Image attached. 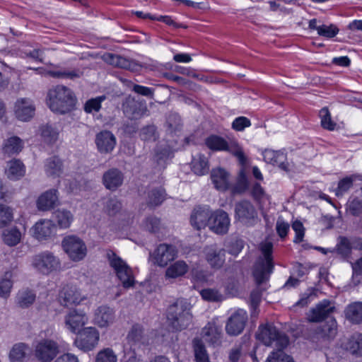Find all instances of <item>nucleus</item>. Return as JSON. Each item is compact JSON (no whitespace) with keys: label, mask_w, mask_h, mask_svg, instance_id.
I'll use <instances>...</instances> for the list:
<instances>
[{"label":"nucleus","mask_w":362,"mask_h":362,"mask_svg":"<svg viewBox=\"0 0 362 362\" xmlns=\"http://www.w3.org/2000/svg\"><path fill=\"white\" fill-rule=\"evenodd\" d=\"M211 213L212 211L206 206L194 208L190 217L192 226L197 230L209 227Z\"/></svg>","instance_id":"23"},{"label":"nucleus","mask_w":362,"mask_h":362,"mask_svg":"<svg viewBox=\"0 0 362 362\" xmlns=\"http://www.w3.org/2000/svg\"><path fill=\"white\" fill-rule=\"evenodd\" d=\"M53 216L57 226L62 229L69 228L74 221V215L72 213L64 209L56 210Z\"/></svg>","instance_id":"34"},{"label":"nucleus","mask_w":362,"mask_h":362,"mask_svg":"<svg viewBox=\"0 0 362 362\" xmlns=\"http://www.w3.org/2000/svg\"><path fill=\"white\" fill-rule=\"evenodd\" d=\"M290 226L289 224L286 222L283 218H279L276 224V230L277 232V234L281 238H285L289 230Z\"/></svg>","instance_id":"63"},{"label":"nucleus","mask_w":362,"mask_h":362,"mask_svg":"<svg viewBox=\"0 0 362 362\" xmlns=\"http://www.w3.org/2000/svg\"><path fill=\"white\" fill-rule=\"evenodd\" d=\"M110 266L125 288L133 287L135 284L132 268L120 257L113 252L107 254Z\"/></svg>","instance_id":"6"},{"label":"nucleus","mask_w":362,"mask_h":362,"mask_svg":"<svg viewBox=\"0 0 362 362\" xmlns=\"http://www.w3.org/2000/svg\"><path fill=\"white\" fill-rule=\"evenodd\" d=\"M160 220L154 216H150L146 218L145 222L144 223V228L151 232V233H157L160 229Z\"/></svg>","instance_id":"60"},{"label":"nucleus","mask_w":362,"mask_h":362,"mask_svg":"<svg viewBox=\"0 0 362 362\" xmlns=\"http://www.w3.org/2000/svg\"><path fill=\"white\" fill-rule=\"evenodd\" d=\"M204 258L210 267L218 269L225 262L226 251L216 244L207 245L203 250Z\"/></svg>","instance_id":"15"},{"label":"nucleus","mask_w":362,"mask_h":362,"mask_svg":"<svg viewBox=\"0 0 362 362\" xmlns=\"http://www.w3.org/2000/svg\"><path fill=\"white\" fill-rule=\"evenodd\" d=\"M252 197L260 204L269 200V196L265 192L264 188L259 183L253 185L251 190Z\"/></svg>","instance_id":"51"},{"label":"nucleus","mask_w":362,"mask_h":362,"mask_svg":"<svg viewBox=\"0 0 362 362\" xmlns=\"http://www.w3.org/2000/svg\"><path fill=\"white\" fill-rule=\"evenodd\" d=\"M59 352L58 343L51 339H41L33 345V356L37 362H51Z\"/></svg>","instance_id":"8"},{"label":"nucleus","mask_w":362,"mask_h":362,"mask_svg":"<svg viewBox=\"0 0 362 362\" xmlns=\"http://www.w3.org/2000/svg\"><path fill=\"white\" fill-rule=\"evenodd\" d=\"M206 146L214 151H227L237 158L241 165H246L247 157L243 148L235 141H227L218 135H210L205 139Z\"/></svg>","instance_id":"4"},{"label":"nucleus","mask_w":362,"mask_h":362,"mask_svg":"<svg viewBox=\"0 0 362 362\" xmlns=\"http://www.w3.org/2000/svg\"><path fill=\"white\" fill-rule=\"evenodd\" d=\"M59 204V194L57 189H49L42 193L37 200V207L40 211H49Z\"/></svg>","instance_id":"25"},{"label":"nucleus","mask_w":362,"mask_h":362,"mask_svg":"<svg viewBox=\"0 0 362 362\" xmlns=\"http://www.w3.org/2000/svg\"><path fill=\"white\" fill-rule=\"evenodd\" d=\"M266 362H294L293 358L281 350L273 351L267 358Z\"/></svg>","instance_id":"58"},{"label":"nucleus","mask_w":362,"mask_h":362,"mask_svg":"<svg viewBox=\"0 0 362 362\" xmlns=\"http://www.w3.org/2000/svg\"><path fill=\"white\" fill-rule=\"evenodd\" d=\"M345 318L351 324L362 323V302L356 301L346 305L344 309Z\"/></svg>","instance_id":"29"},{"label":"nucleus","mask_w":362,"mask_h":362,"mask_svg":"<svg viewBox=\"0 0 362 362\" xmlns=\"http://www.w3.org/2000/svg\"><path fill=\"white\" fill-rule=\"evenodd\" d=\"M245 165L240 170L237 178V182L233 188L235 193L241 194L245 192L248 188V180L245 173Z\"/></svg>","instance_id":"45"},{"label":"nucleus","mask_w":362,"mask_h":362,"mask_svg":"<svg viewBox=\"0 0 362 362\" xmlns=\"http://www.w3.org/2000/svg\"><path fill=\"white\" fill-rule=\"evenodd\" d=\"M88 322L87 315L76 309L70 310L64 317L65 327L72 333H78Z\"/></svg>","instance_id":"16"},{"label":"nucleus","mask_w":362,"mask_h":362,"mask_svg":"<svg viewBox=\"0 0 362 362\" xmlns=\"http://www.w3.org/2000/svg\"><path fill=\"white\" fill-rule=\"evenodd\" d=\"M124 180L122 173L117 168H112L106 171L103 176V182L105 187L111 191L116 190L120 187Z\"/></svg>","instance_id":"28"},{"label":"nucleus","mask_w":362,"mask_h":362,"mask_svg":"<svg viewBox=\"0 0 362 362\" xmlns=\"http://www.w3.org/2000/svg\"><path fill=\"white\" fill-rule=\"evenodd\" d=\"M31 265L37 272L46 276L61 269L59 259L49 251H44L34 255L32 257Z\"/></svg>","instance_id":"7"},{"label":"nucleus","mask_w":362,"mask_h":362,"mask_svg":"<svg viewBox=\"0 0 362 362\" xmlns=\"http://www.w3.org/2000/svg\"><path fill=\"white\" fill-rule=\"evenodd\" d=\"M335 311V306L329 300H323L310 308L307 314V320L310 322H321L331 318Z\"/></svg>","instance_id":"12"},{"label":"nucleus","mask_w":362,"mask_h":362,"mask_svg":"<svg viewBox=\"0 0 362 362\" xmlns=\"http://www.w3.org/2000/svg\"><path fill=\"white\" fill-rule=\"evenodd\" d=\"M262 156L266 163L277 166L283 170H288V163L285 150L265 149L262 152Z\"/></svg>","instance_id":"24"},{"label":"nucleus","mask_w":362,"mask_h":362,"mask_svg":"<svg viewBox=\"0 0 362 362\" xmlns=\"http://www.w3.org/2000/svg\"><path fill=\"white\" fill-rule=\"evenodd\" d=\"M211 179L215 188L226 191L230 186V174L224 168H216L211 172Z\"/></svg>","instance_id":"27"},{"label":"nucleus","mask_w":362,"mask_h":362,"mask_svg":"<svg viewBox=\"0 0 362 362\" xmlns=\"http://www.w3.org/2000/svg\"><path fill=\"white\" fill-rule=\"evenodd\" d=\"M189 305L185 300H177L168 308V322L175 331L186 329L192 322Z\"/></svg>","instance_id":"3"},{"label":"nucleus","mask_w":362,"mask_h":362,"mask_svg":"<svg viewBox=\"0 0 362 362\" xmlns=\"http://www.w3.org/2000/svg\"><path fill=\"white\" fill-rule=\"evenodd\" d=\"M257 339L265 346H274L277 351L282 350L288 344L287 336L279 332L272 324L262 325L256 334Z\"/></svg>","instance_id":"5"},{"label":"nucleus","mask_w":362,"mask_h":362,"mask_svg":"<svg viewBox=\"0 0 362 362\" xmlns=\"http://www.w3.org/2000/svg\"><path fill=\"white\" fill-rule=\"evenodd\" d=\"M95 362H117V356L111 348H105L98 352Z\"/></svg>","instance_id":"47"},{"label":"nucleus","mask_w":362,"mask_h":362,"mask_svg":"<svg viewBox=\"0 0 362 362\" xmlns=\"http://www.w3.org/2000/svg\"><path fill=\"white\" fill-rule=\"evenodd\" d=\"M99 339V331L94 327H87L78 332L74 345L81 350L88 351L98 345Z\"/></svg>","instance_id":"10"},{"label":"nucleus","mask_w":362,"mask_h":362,"mask_svg":"<svg viewBox=\"0 0 362 362\" xmlns=\"http://www.w3.org/2000/svg\"><path fill=\"white\" fill-rule=\"evenodd\" d=\"M57 226L52 221L41 219L31 228L33 235L38 240H47L54 235Z\"/></svg>","instance_id":"19"},{"label":"nucleus","mask_w":362,"mask_h":362,"mask_svg":"<svg viewBox=\"0 0 362 362\" xmlns=\"http://www.w3.org/2000/svg\"><path fill=\"white\" fill-rule=\"evenodd\" d=\"M272 249L273 245L270 242L262 243L259 245L262 255L257 259L252 272L253 276L257 284H260L267 280L273 272Z\"/></svg>","instance_id":"2"},{"label":"nucleus","mask_w":362,"mask_h":362,"mask_svg":"<svg viewBox=\"0 0 362 362\" xmlns=\"http://www.w3.org/2000/svg\"><path fill=\"white\" fill-rule=\"evenodd\" d=\"M76 97L66 86L58 85L50 88L47 94L46 103L54 112L65 114L70 112L76 104Z\"/></svg>","instance_id":"1"},{"label":"nucleus","mask_w":362,"mask_h":362,"mask_svg":"<svg viewBox=\"0 0 362 362\" xmlns=\"http://www.w3.org/2000/svg\"><path fill=\"white\" fill-rule=\"evenodd\" d=\"M115 311L113 308L100 305L95 310L93 320L100 328H107L115 323Z\"/></svg>","instance_id":"17"},{"label":"nucleus","mask_w":362,"mask_h":362,"mask_svg":"<svg viewBox=\"0 0 362 362\" xmlns=\"http://www.w3.org/2000/svg\"><path fill=\"white\" fill-rule=\"evenodd\" d=\"M317 334L323 337L334 338L337 334V322L334 317H331L317 329Z\"/></svg>","instance_id":"37"},{"label":"nucleus","mask_w":362,"mask_h":362,"mask_svg":"<svg viewBox=\"0 0 362 362\" xmlns=\"http://www.w3.org/2000/svg\"><path fill=\"white\" fill-rule=\"evenodd\" d=\"M103 58L106 62L112 66L121 68H127L128 66V62L121 56L108 53L105 54Z\"/></svg>","instance_id":"53"},{"label":"nucleus","mask_w":362,"mask_h":362,"mask_svg":"<svg viewBox=\"0 0 362 362\" xmlns=\"http://www.w3.org/2000/svg\"><path fill=\"white\" fill-rule=\"evenodd\" d=\"M339 33L338 28L334 25L331 24L329 25H319L318 29V35L327 38H332L336 36Z\"/></svg>","instance_id":"56"},{"label":"nucleus","mask_w":362,"mask_h":362,"mask_svg":"<svg viewBox=\"0 0 362 362\" xmlns=\"http://www.w3.org/2000/svg\"><path fill=\"white\" fill-rule=\"evenodd\" d=\"M105 100V96L102 95L88 100L84 105V110L87 113L98 112L101 108V103Z\"/></svg>","instance_id":"50"},{"label":"nucleus","mask_w":362,"mask_h":362,"mask_svg":"<svg viewBox=\"0 0 362 362\" xmlns=\"http://www.w3.org/2000/svg\"><path fill=\"white\" fill-rule=\"evenodd\" d=\"M28 346L24 343L15 344L11 349L9 354L11 362H22L25 357Z\"/></svg>","instance_id":"44"},{"label":"nucleus","mask_w":362,"mask_h":362,"mask_svg":"<svg viewBox=\"0 0 362 362\" xmlns=\"http://www.w3.org/2000/svg\"><path fill=\"white\" fill-rule=\"evenodd\" d=\"M319 116L321 119V125L324 129L329 131L334 129L336 123L332 119L330 112L327 107H323L320 110Z\"/></svg>","instance_id":"48"},{"label":"nucleus","mask_w":362,"mask_h":362,"mask_svg":"<svg viewBox=\"0 0 362 362\" xmlns=\"http://www.w3.org/2000/svg\"><path fill=\"white\" fill-rule=\"evenodd\" d=\"M192 345L197 362H210L205 346L201 339H194Z\"/></svg>","instance_id":"39"},{"label":"nucleus","mask_w":362,"mask_h":362,"mask_svg":"<svg viewBox=\"0 0 362 362\" xmlns=\"http://www.w3.org/2000/svg\"><path fill=\"white\" fill-rule=\"evenodd\" d=\"M45 170L49 177H59L62 173V162L57 156L48 158L45 164Z\"/></svg>","instance_id":"35"},{"label":"nucleus","mask_w":362,"mask_h":362,"mask_svg":"<svg viewBox=\"0 0 362 362\" xmlns=\"http://www.w3.org/2000/svg\"><path fill=\"white\" fill-rule=\"evenodd\" d=\"M95 143L99 153L107 154L115 149L117 139L110 131L103 130L96 134Z\"/></svg>","instance_id":"20"},{"label":"nucleus","mask_w":362,"mask_h":362,"mask_svg":"<svg viewBox=\"0 0 362 362\" xmlns=\"http://www.w3.org/2000/svg\"><path fill=\"white\" fill-rule=\"evenodd\" d=\"M13 218V210L8 206L0 204V228L10 224Z\"/></svg>","instance_id":"49"},{"label":"nucleus","mask_w":362,"mask_h":362,"mask_svg":"<svg viewBox=\"0 0 362 362\" xmlns=\"http://www.w3.org/2000/svg\"><path fill=\"white\" fill-rule=\"evenodd\" d=\"M40 131L43 141L47 144H54L59 139V132L56 127L45 124L40 127Z\"/></svg>","instance_id":"38"},{"label":"nucleus","mask_w":362,"mask_h":362,"mask_svg":"<svg viewBox=\"0 0 362 362\" xmlns=\"http://www.w3.org/2000/svg\"><path fill=\"white\" fill-rule=\"evenodd\" d=\"M202 334L205 340L212 344L221 342V328L214 323H208L203 329Z\"/></svg>","instance_id":"33"},{"label":"nucleus","mask_w":362,"mask_h":362,"mask_svg":"<svg viewBox=\"0 0 362 362\" xmlns=\"http://www.w3.org/2000/svg\"><path fill=\"white\" fill-rule=\"evenodd\" d=\"M141 140L144 141H155L158 137L156 128L154 125H147L143 127L139 132Z\"/></svg>","instance_id":"52"},{"label":"nucleus","mask_w":362,"mask_h":362,"mask_svg":"<svg viewBox=\"0 0 362 362\" xmlns=\"http://www.w3.org/2000/svg\"><path fill=\"white\" fill-rule=\"evenodd\" d=\"M177 253L175 245L162 243L155 249L151 257L154 264L165 267L177 257Z\"/></svg>","instance_id":"11"},{"label":"nucleus","mask_w":362,"mask_h":362,"mask_svg":"<svg viewBox=\"0 0 362 362\" xmlns=\"http://www.w3.org/2000/svg\"><path fill=\"white\" fill-rule=\"evenodd\" d=\"M59 298L62 305L66 307L78 305L86 299L79 289L70 285H66L62 288Z\"/></svg>","instance_id":"18"},{"label":"nucleus","mask_w":362,"mask_h":362,"mask_svg":"<svg viewBox=\"0 0 362 362\" xmlns=\"http://www.w3.org/2000/svg\"><path fill=\"white\" fill-rule=\"evenodd\" d=\"M62 246L69 259L74 262L82 260L87 254V247L84 241L74 235L64 237Z\"/></svg>","instance_id":"9"},{"label":"nucleus","mask_w":362,"mask_h":362,"mask_svg":"<svg viewBox=\"0 0 362 362\" xmlns=\"http://www.w3.org/2000/svg\"><path fill=\"white\" fill-rule=\"evenodd\" d=\"M35 105L29 98H19L15 103V115L21 121H29L35 115Z\"/></svg>","instance_id":"22"},{"label":"nucleus","mask_w":362,"mask_h":362,"mask_svg":"<svg viewBox=\"0 0 362 362\" xmlns=\"http://www.w3.org/2000/svg\"><path fill=\"white\" fill-rule=\"evenodd\" d=\"M243 353V346L241 344L233 346L229 351L228 358L230 362H238Z\"/></svg>","instance_id":"64"},{"label":"nucleus","mask_w":362,"mask_h":362,"mask_svg":"<svg viewBox=\"0 0 362 362\" xmlns=\"http://www.w3.org/2000/svg\"><path fill=\"white\" fill-rule=\"evenodd\" d=\"M3 240L8 246L18 245L21 240V233L16 228H12L4 231Z\"/></svg>","instance_id":"43"},{"label":"nucleus","mask_w":362,"mask_h":362,"mask_svg":"<svg viewBox=\"0 0 362 362\" xmlns=\"http://www.w3.org/2000/svg\"><path fill=\"white\" fill-rule=\"evenodd\" d=\"M35 300V294L30 290L20 291L16 296V303L22 308L31 305Z\"/></svg>","instance_id":"41"},{"label":"nucleus","mask_w":362,"mask_h":362,"mask_svg":"<svg viewBox=\"0 0 362 362\" xmlns=\"http://www.w3.org/2000/svg\"><path fill=\"white\" fill-rule=\"evenodd\" d=\"M341 347L353 355L362 356V334L356 332L344 339Z\"/></svg>","instance_id":"30"},{"label":"nucleus","mask_w":362,"mask_h":362,"mask_svg":"<svg viewBox=\"0 0 362 362\" xmlns=\"http://www.w3.org/2000/svg\"><path fill=\"white\" fill-rule=\"evenodd\" d=\"M200 294L203 299L208 301L217 302L223 299L222 294L218 290L214 288L203 289Z\"/></svg>","instance_id":"55"},{"label":"nucleus","mask_w":362,"mask_h":362,"mask_svg":"<svg viewBox=\"0 0 362 362\" xmlns=\"http://www.w3.org/2000/svg\"><path fill=\"white\" fill-rule=\"evenodd\" d=\"M235 218L245 224H250L257 217V213L250 202L243 200L235 207Z\"/></svg>","instance_id":"21"},{"label":"nucleus","mask_w":362,"mask_h":362,"mask_svg":"<svg viewBox=\"0 0 362 362\" xmlns=\"http://www.w3.org/2000/svg\"><path fill=\"white\" fill-rule=\"evenodd\" d=\"M208 159L204 155H199L192 160V170L198 175H203L209 171Z\"/></svg>","instance_id":"42"},{"label":"nucleus","mask_w":362,"mask_h":362,"mask_svg":"<svg viewBox=\"0 0 362 362\" xmlns=\"http://www.w3.org/2000/svg\"><path fill=\"white\" fill-rule=\"evenodd\" d=\"M25 173V166L19 160L13 159L8 162L6 174L10 180H18L24 176Z\"/></svg>","instance_id":"32"},{"label":"nucleus","mask_w":362,"mask_h":362,"mask_svg":"<svg viewBox=\"0 0 362 362\" xmlns=\"http://www.w3.org/2000/svg\"><path fill=\"white\" fill-rule=\"evenodd\" d=\"M209 228L217 235H225L228 232L230 219L228 214L222 209L212 211Z\"/></svg>","instance_id":"13"},{"label":"nucleus","mask_w":362,"mask_h":362,"mask_svg":"<svg viewBox=\"0 0 362 362\" xmlns=\"http://www.w3.org/2000/svg\"><path fill=\"white\" fill-rule=\"evenodd\" d=\"M122 209L121 202L116 198H110L106 203L105 210L110 216H114Z\"/></svg>","instance_id":"61"},{"label":"nucleus","mask_w":362,"mask_h":362,"mask_svg":"<svg viewBox=\"0 0 362 362\" xmlns=\"http://www.w3.org/2000/svg\"><path fill=\"white\" fill-rule=\"evenodd\" d=\"M251 126L250 120L243 116L236 117L232 122V128L237 132H243L246 127Z\"/></svg>","instance_id":"59"},{"label":"nucleus","mask_w":362,"mask_h":362,"mask_svg":"<svg viewBox=\"0 0 362 362\" xmlns=\"http://www.w3.org/2000/svg\"><path fill=\"white\" fill-rule=\"evenodd\" d=\"M247 318V313L245 310H236L227 320L226 325L227 334L231 336L239 335L243 331Z\"/></svg>","instance_id":"14"},{"label":"nucleus","mask_w":362,"mask_h":362,"mask_svg":"<svg viewBox=\"0 0 362 362\" xmlns=\"http://www.w3.org/2000/svg\"><path fill=\"white\" fill-rule=\"evenodd\" d=\"M348 210L353 215L358 216L362 214V199L354 197L349 201Z\"/></svg>","instance_id":"57"},{"label":"nucleus","mask_w":362,"mask_h":362,"mask_svg":"<svg viewBox=\"0 0 362 362\" xmlns=\"http://www.w3.org/2000/svg\"><path fill=\"white\" fill-rule=\"evenodd\" d=\"M189 270L188 264L183 260H177L170 264L165 270L166 279H177L184 276Z\"/></svg>","instance_id":"31"},{"label":"nucleus","mask_w":362,"mask_h":362,"mask_svg":"<svg viewBox=\"0 0 362 362\" xmlns=\"http://www.w3.org/2000/svg\"><path fill=\"white\" fill-rule=\"evenodd\" d=\"M124 114L131 119L141 117L147 111L145 105L136 101L134 98H129L123 105Z\"/></svg>","instance_id":"26"},{"label":"nucleus","mask_w":362,"mask_h":362,"mask_svg":"<svg viewBox=\"0 0 362 362\" xmlns=\"http://www.w3.org/2000/svg\"><path fill=\"white\" fill-rule=\"evenodd\" d=\"M356 175H353L349 177H346L338 183V187L336 189V195L337 197L341 196L344 193L347 192L352 186L353 182L355 180Z\"/></svg>","instance_id":"54"},{"label":"nucleus","mask_w":362,"mask_h":362,"mask_svg":"<svg viewBox=\"0 0 362 362\" xmlns=\"http://www.w3.org/2000/svg\"><path fill=\"white\" fill-rule=\"evenodd\" d=\"M13 287V274L6 272L0 279V297L7 298Z\"/></svg>","instance_id":"40"},{"label":"nucleus","mask_w":362,"mask_h":362,"mask_svg":"<svg viewBox=\"0 0 362 362\" xmlns=\"http://www.w3.org/2000/svg\"><path fill=\"white\" fill-rule=\"evenodd\" d=\"M24 142L18 136H11L7 139L3 146L4 153L8 155L17 154L23 148Z\"/></svg>","instance_id":"36"},{"label":"nucleus","mask_w":362,"mask_h":362,"mask_svg":"<svg viewBox=\"0 0 362 362\" xmlns=\"http://www.w3.org/2000/svg\"><path fill=\"white\" fill-rule=\"evenodd\" d=\"M292 228L296 235L293 242L298 243L303 241L305 235V228L300 221H295L292 224Z\"/></svg>","instance_id":"62"},{"label":"nucleus","mask_w":362,"mask_h":362,"mask_svg":"<svg viewBox=\"0 0 362 362\" xmlns=\"http://www.w3.org/2000/svg\"><path fill=\"white\" fill-rule=\"evenodd\" d=\"M165 199V192L162 187L153 189L148 192V203L152 206L160 204Z\"/></svg>","instance_id":"46"}]
</instances>
